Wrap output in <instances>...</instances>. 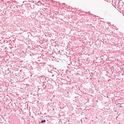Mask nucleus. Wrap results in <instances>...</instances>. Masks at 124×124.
I'll list each match as a JSON object with an SVG mask.
<instances>
[{
    "mask_svg": "<svg viewBox=\"0 0 124 124\" xmlns=\"http://www.w3.org/2000/svg\"><path fill=\"white\" fill-rule=\"evenodd\" d=\"M46 122V120H42L41 123H45Z\"/></svg>",
    "mask_w": 124,
    "mask_h": 124,
    "instance_id": "nucleus-1",
    "label": "nucleus"
}]
</instances>
